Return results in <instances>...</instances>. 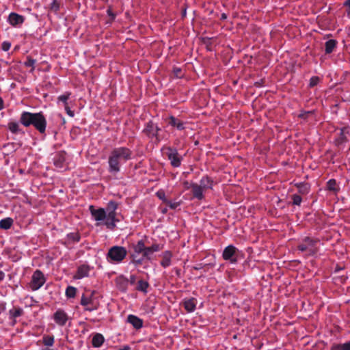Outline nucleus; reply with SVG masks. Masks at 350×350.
<instances>
[{"label": "nucleus", "mask_w": 350, "mask_h": 350, "mask_svg": "<svg viewBox=\"0 0 350 350\" xmlns=\"http://www.w3.org/2000/svg\"><path fill=\"white\" fill-rule=\"evenodd\" d=\"M117 208V203L110 201L106 209L103 208L96 209L93 206H90L89 209L93 219L96 221V226L103 224L107 228L113 230L116 226V222L119 221L116 218Z\"/></svg>", "instance_id": "obj_1"}, {"label": "nucleus", "mask_w": 350, "mask_h": 350, "mask_svg": "<svg viewBox=\"0 0 350 350\" xmlns=\"http://www.w3.org/2000/svg\"><path fill=\"white\" fill-rule=\"evenodd\" d=\"M131 154L130 149L126 147L113 149L108 158L109 172L114 175L120 172L121 165L131 159Z\"/></svg>", "instance_id": "obj_2"}, {"label": "nucleus", "mask_w": 350, "mask_h": 350, "mask_svg": "<svg viewBox=\"0 0 350 350\" xmlns=\"http://www.w3.org/2000/svg\"><path fill=\"white\" fill-rule=\"evenodd\" d=\"M21 122L25 126L33 125L40 133L45 131L46 121L45 118L40 113H32L23 112L21 114Z\"/></svg>", "instance_id": "obj_3"}, {"label": "nucleus", "mask_w": 350, "mask_h": 350, "mask_svg": "<svg viewBox=\"0 0 350 350\" xmlns=\"http://www.w3.org/2000/svg\"><path fill=\"white\" fill-rule=\"evenodd\" d=\"M127 251L122 246L111 247L107 254V260L111 263H120L126 256Z\"/></svg>", "instance_id": "obj_4"}, {"label": "nucleus", "mask_w": 350, "mask_h": 350, "mask_svg": "<svg viewBox=\"0 0 350 350\" xmlns=\"http://www.w3.org/2000/svg\"><path fill=\"white\" fill-rule=\"evenodd\" d=\"M318 241H314L309 237L304 239L303 242L298 246V249L307 254L312 255L317 252V244Z\"/></svg>", "instance_id": "obj_5"}, {"label": "nucleus", "mask_w": 350, "mask_h": 350, "mask_svg": "<svg viewBox=\"0 0 350 350\" xmlns=\"http://www.w3.org/2000/svg\"><path fill=\"white\" fill-rule=\"evenodd\" d=\"M45 281L44 274L40 270H36L32 275L29 286L32 291H37L43 286Z\"/></svg>", "instance_id": "obj_6"}, {"label": "nucleus", "mask_w": 350, "mask_h": 350, "mask_svg": "<svg viewBox=\"0 0 350 350\" xmlns=\"http://www.w3.org/2000/svg\"><path fill=\"white\" fill-rule=\"evenodd\" d=\"M146 246L144 242L142 240H140L137 242L136 245L133 246V253L131 254V257L133 258V263L136 265H141L143 262V259L139 258V255L142 253L145 250Z\"/></svg>", "instance_id": "obj_7"}, {"label": "nucleus", "mask_w": 350, "mask_h": 350, "mask_svg": "<svg viewBox=\"0 0 350 350\" xmlns=\"http://www.w3.org/2000/svg\"><path fill=\"white\" fill-rule=\"evenodd\" d=\"M238 250L232 245L227 246L223 252V258L225 260H228L231 263H236L237 262Z\"/></svg>", "instance_id": "obj_8"}, {"label": "nucleus", "mask_w": 350, "mask_h": 350, "mask_svg": "<svg viewBox=\"0 0 350 350\" xmlns=\"http://www.w3.org/2000/svg\"><path fill=\"white\" fill-rule=\"evenodd\" d=\"M8 23L14 27H20L25 21V17L16 12H11L8 17Z\"/></svg>", "instance_id": "obj_9"}, {"label": "nucleus", "mask_w": 350, "mask_h": 350, "mask_svg": "<svg viewBox=\"0 0 350 350\" xmlns=\"http://www.w3.org/2000/svg\"><path fill=\"white\" fill-rule=\"evenodd\" d=\"M167 155L172 166L177 167L180 165L181 157L178 155L176 150L167 148Z\"/></svg>", "instance_id": "obj_10"}, {"label": "nucleus", "mask_w": 350, "mask_h": 350, "mask_svg": "<svg viewBox=\"0 0 350 350\" xmlns=\"http://www.w3.org/2000/svg\"><path fill=\"white\" fill-rule=\"evenodd\" d=\"M81 304L84 306L85 310L88 311H94L98 308V304L94 303L92 296L87 297L83 295L81 299Z\"/></svg>", "instance_id": "obj_11"}, {"label": "nucleus", "mask_w": 350, "mask_h": 350, "mask_svg": "<svg viewBox=\"0 0 350 350\" xmlns=\"http://www.w3.org/2000/svg\"><path fill=\"white\" fill-rule=\"evenodd\" d=\"M53 319L57 325L64 326L68 320V317L64 310L59 309L54 313Z\"/></svg>", "instance_id": "obj_12"}, {"label": "nucleus", "mask_w": 350, "mask_h": 350, "mask_svg": "<svg viewBox=\"0 0 350 350\" xmlns=\"http://www.w3.org/2000/svg\"><path fill=\"white\" fill-rule=\"evenodd\" d=\"M90 271V267L88 265H83L78 268L74 278L79 280L85 277H88L89 275Z\"/></svg>", "instance_id": "obj_13"}, {"label": "nucleus", "mask_w": 350, "mask_h": 350, "mask_svg": "<svg viewBox=\"0 0 350 350\" xmlns=\"http://www.w3.org/2000/svg\"><path fill=\"white\" fill-rule=\"evenodd\" d=\"M183 304L188 312H192L196 310L197 301L194 298L186 299L183 301Z\"/></svg>", "instance_id": "obj_14"}, {"label": "nucleus", "mask_w": 350, "mask_h": 350, "mask_svg": "<svg viewBox=\"0 0 350 350\" xmlns=\"http://www.w3.org/2000/svg\"><path fill=\"white\" fill-rule=\"evenodd\" d=\"M127 321L131 323L135 329H140L143 326L142 320L133 314H129L128 316Z\"/></svg>", "instance_id": "obj_15"}, {"label": "nucleus", "mask_w": 350, "mask_h": 350, "mask_svg": "<svg viewBox=\"0 0 350 350\" xmlns=\"http://www.w3.org/2000/svg\"><path fill=\"white\" fill-rule=\"evenodd\" d=\"M144 131L149 137H154L157 135L159 129L157 125L150 122L147 124Z\"/></svg>", "instance_id": "obj_16"}, {"label": "nucleus", "mask_w": 350, "mask_h": 350, "mask_svg": "<svg viewBox=\"0 0 350 350\" xmlns=\"http://www.w3.org/2000/svg\"><path fill=\"white\" fill-rule=\"evenodd\" d=\"M162 260L161 262V265L163 267H167L171 265V258L172 257V254L170 251L164 252L162 255Z\"/></svg>", "instance_id": "obj_17"}, {"label": "nucleus", "mask_w": 350, "mask_h": 350, "mask_svg": "<svg viewBox=\"0 0 350 350\" xmlns=\"http://www.w3.org/2000/svg\"><path fill=\"white\" fill-rule=\"evenodd\" d=\"M192 192L193 196L198 199V200H202L204 198V191H205L202 188L198 186L197 184H193L191 185Z\"/></svg>", "instance_id": "obj_18"}, {"label": "nucleus", "mask_w": 350, "mask_h": 350, "mask_svg": "<svg viewBox=\"0 0 350 350\" xmlns=\"http://www.w3.org/2000/svg\"><path fill=\"white\" fill-rule=\"evenodd\" d=\"M212 181L206 176L203 177L200 180V185H198L199 187L204 190L212 188Z\"/></svg>", "instance_id": "obj_19"}, {"label": "nucleus", "mask_w": 350, "mask_h": 350, "mask_svg": "<svg viewBox=\"0 0 350 350\" xmlns=\"http://www.w3.org/2000/svg\"><path fill=\"white\" fill-rule=\"evenodd\" d=\"M13 224V219L10 217L3 219L0 221V228L8 230L11 228Z\"/></svg>", "instance_id": "obj_20"}, {"label": "nucleus", "mask_w": 350, "mask_h": 350, "mask_svg": "<svg viewBox=\"0 0 350 350\" xmlns=\"http://www.w3.org/2000/svg\"><path fill=\"white\" fill-rule=\"evenodd\" d=\"M104 342V337L100 334H96L92 338V345L94 347H100Z\"/></svg>", "instance_id": "obj_21"}, {"label": "nucleus", "mask_w": 350, "mask_h": 350, "mask_svg": "<svg viewBox=\"0 0 350 350\" xmlns=\"http://www.w3.org/2000/svg\"><path fill=\"white\" fill-rule=\"evenodd\" d=\"M330 350H350V341L343 344H334Z\"/></svg>", "instance_id": "obj_22"}, {"label": "nucleus", "mask_w": 350, "mask_h": 350, "mask_svg": "<svg viewBox=\"0 0 350 350\" xmlns=\"http://www.w3.org/2000/svg\"><path fill=\"white\" fill-rule=\"evenodd\" d=\"M169 124L172 126L176 127L179 130L184 129L183 122L172 116L170 118Z\"/></svg>", "instance_id": "obj_23"}, {"label": "nucleus", "mask_w": 350, "mask_h": 350, "mask_svg": "<svg viewBox=\"0 0 350 350\" xmlns=\"http://www.w3.org/2000/svg\"><path fill=\"white\" fill-rule=\"evenodd\" d=\"M297 186L299 192L301 194H307L310 191V185L308 183H300Z\"/></svg>", "instance_id": "obj_24"}, {"label": "nucleus", "mask_w": 350, "mask_h": 350, "mask_svg": "<svg viewBox=\"0 0 350 350\" xmlns=\"http://www.w3.org/2000/svg\"><path fill=\"white\" fill-rule=\"evenodd\" d=\"M9 314L11 319H15L22 315L23 309L21 308H14L10 310Z\"/></svg>", "instance_id": "obj_25"}, {"label": "nucleus", "mask_w": 350, "mask_h": 350, "mask_svg": "<svg viewBox=\"0 0 350 350\" xmlns=\"http://www.w3.org/2000/svg\"><path fill=\"white\" fill-rule=\"evenodd\" d=\"M336 41L334 40H329L325 42V52L326 53H332L336 47Z\"/></svg>", "instance_id": "obj_26"}, {"label": "nucleus", "mask_w": 350, "mask_h": 350, "mask_svg": "<svg viewBox=\"0 0 350 350\" xmlns=\"http://www.w3.org/2000/svg\"><path fill=\"white\" fill-rule=\"evenodd\" d=\"M327 188L329 191H331L334 193H336L338 190L336 182L334 179H331L327 183Z\"/></svg>", "instance_id": "obj_27"}, {"label": "nucleus", "mask_w": 350, "mask_h": 350, "mask_svg": "<svg viewBox=\"0 0 350 350\" xmlns=\"http://www.w3.org/2000/svg\"><path fill=\"white\" fill-rule=\"evenodd\" d=\"M43 344L48 347H51L54 344V337L51 336H44L42 339Z\"/></svg>", "instance_id": "obj_28"}, {"label": "nucleus", "mask_w": 350, "mask_h": 350, "mask_svg": "<svg viewBox=\"0 0 350 350\" xmlns=\"http://www.w3.org/2000/svg\"><path fill=\"white\" fill-rule=\"evenodd\" d=\"M8 128L10 131L13 133H17L19 132V124L16 122H12L8 124Z\"/></svg>", "instance_id": "obj_29"}, {"label": "nucleus", "mask_w": 350, "mask_h": 350, "mask_svg": "<svg viewBox=\"0 0 350 350\" xmlns=\"http://www.w3.org/2000/svg\"><path fill=\"white\" fill-rule=\"evenodd\" d=\"M148 287V283L144 280H139L137 284V290L143 292H146Z\"/></svg>", "instance_id": "obj_30"}, {"label": "nucleus", "mask_w": 350, "mask_h": 350, "mask_svg": "<svg viewBox=\"0 0 350 350\" xmlns=\"http://www.w3.org/2000/svg\"><path fill=\"white\" fill-rule=\"evenodd\" d=\"M153 254L154 252L151 251L149 247H146L143 254V257L142 258L143 259V260L144 259L151 260Z\"/></svg>", "instance_id": "obj_31"}, {"label": "nucleus", "mask_w": 350, "mask_h": 350, "mask_svg": "<svg viewBox=\"0 0 350 350\" xmlns=\"http://www.w3.org/2000/svg\"><path fill=\"white\" fill-rule=\"evenodd\" d=\"M35 64H36V60L31 57H27V60L24 63V64L26 67L31 68V72L33 71V70H34Z\"/></svg>", "instance_id": "obj_32"}, {"label": "nucleus", "mask_w": 350, "mask_h": 350, "mask_svg": "<svg viewBox=\"0 0 350 350\" xmlns=\"http://www.w3.org/2000/svg\"><path fill=\"white\" fill-rule=\"evenodd\" d=\"M77 289L73 286H68L66 290V295L68 297H74L76 295Z\"/></svg>", "instance_id": "obj_33"}, {"label": "nucleus", "mask_w": 350, "mask_h": 350, "mask_svg": "<svg viewBox=\"0 0 350 350\" xmlns=\"http://www.w3.org/2000/svg\"><path fill=\"white\" fill-rule=\"evenodd\" d=\"M70 95V94L68 92H67L64 94L60 95L57 98L58 101L62 102L64 106L68 105L67 100L69 98Z\"/></svg>", "instance_id": "obj_34"}, {"label": "nucleus", "mask_w": 350, "mask_h": 350, "mask_svg": "<svg viewBox=\"0 0 350 350\" xmlns=\"http://www.w3.org/2000/svg\"><path fill=\"white\" fill-rule=\"evenodd\" d=\"M157 196L161 199V200H163L165 203H167V200L165 197V192L163 191V190H159L157 192Z\"/></svg>", "instance_id": "obj_35"}, {"label": "nucleus", "mask_w": 350, "mask_h": 350, "mask_svg": "<svg viewBox=\"0 0 350 350\" xmlns=\"http://www.w3.org/2000/svg\"><path fill=\"white\" fill-rule=\"evenodd\" d=\"M293 203L295 205H300L301 202V198L299 195H293Z\"/></svg>", "instance_id": "obj_36"}, {"label": "nucleus", "mask_w": 350, "mask_h": 350, "mask_svg": "<svg viewBox=\"0 0 350 350\" xmlns=\"http://www.w3.org/2000/svg\"><path fill=\"white\" fill-rule=\"evenodd\" d=\"M319 81V78L318 77H313L310 80V85L311 87L316 85Z\"/></svg>", "instance_id": "obj_37"}, {"label": "nucleus", "mask_w": 350, "mask_h": 350, "mask_svg": "<svg viewBox=\"0 0 350 350\" xmlns=\"http://www.w3.org/2000/svg\"><path fill=\"white\" fill-rule=\"evenodd\" d=\"M152 252L154 253L158 252L162 249V247L159 244H153L152 246L149 247Z\"/></svg>", "instance_id": "obj_38"}, {"label": "nucleus", "mask_w": 350, "mask_h": 350, "mask_svg": "<svg viewBox=\"0 0 350 350\" xmlns=\"http://www.w3.org/2000/svg\"><path fill=\"white\" fill-rule=\"evenodd\" d=\"M11 47V44L9 42H3L1 45V49L4 51H8Z\"/></svg>", "instance_id": "obj_39"}, {"label": "nucleus", "mask_w": 350, "mask_h": 350, "mask_svg": "<svg viewBox=\"0 0 350 350\" xmlns=\"http://www.w3.org/2000/svg\"><path fill=\"white\" fill-rule=\"evenodd\" d=\"M50 9L51 10H53L55 12H56L57 10H58L59 9V5L57 4V1L56 0H53V1L51 3V7H50Z\"/></svg>", "instance_id": "obj_40"}, {"label": "nucleus", "mask_w": 350, "mask_h": 350, "mask_svg": "<svg viewBox=\"0 0 350 350\" xmlns=\"http://www.w3.org/2000/svg\"><path fill=\"white\" fill-rule=\"evenodd\" d=\"M64 108H65V110L67 113V114L70 116V117H73L74 116V112L70 109V107L68 106V105H65L64 106Z\"/></svg>", "instance_id": "obj_41"}, {"label": "nucleus", "mask_w": 350, "mask_h": 350, "mask_svg": "<svg viewBox=\"0 0 350 350\" xmlns=\"http://www.w3.org/2000/svg\"><path fill=\"white\" fill-rule=\"evenodd\" d=\"M171 208H176L178 206V204L176 203V202H172L170 201H167V202L166 203Z\"/></svg>", "instance_id": "obj_42"}, {"label": "nucleus", "mask_w": 350, "mask_h": 350, "mask_svg": "<svg viewBox=\"0 0 350 350\" xmlns=\"http://www.w3.org/2000/svg\"><path fill=\"white\" fill-rule=\"evenodd\" d=\"M117 281H118V282H122L124 284H127V280L124 278H123V277L118 278Z\"/></svg>", "instance_id": "obj_43"}, {"label": "nucleus", "mask_w": 350, "mask_h": 350, "mask_svg": "<svg viewBox=\"0 0 350 350\" xmlns=\"http://www.w3.org/2000/svg\"><path fill=\"white\" fill-rule=\"evenodd\" d=\"M174 72L177 77H181V70L180 69H176L174 70Z\"/></svg>", "instance_id": "obj_44"}, {"label": "nucleus", "mask_w": 350, "mask_h": 350, "mask_svg": "<svg viewBox=\"0 0 350 350\" xmlns=\"http://www.w3.org/2000/svg\"><path fill=\"white\" fill-rule=\"evenodd\" d=\"M5 305H0V314L1 312H3V311H5Z\"/></svg>", "instance_id": "obj_45"}, {"label": "nucleus", "mask_w": 350, "mask_h": 350, "mask_svg": "<svg viewBox=\"0 0 350 350\" xmlns=\"http://www.w3.org/2000/svg\"><path fill=\"white\" fill-rule=\"evenodd\" d=\"M5 277V274L3 271H0V281L3 280Z\"/></svg>", "instance_id": "obj_46"}, {"label": "nucleus", "mask_w": 350, "mask_h": 350, "mask_svg": "<svg viewBox=\"0 0 350 350\" xmlns=\"http://www.w3.org/2000/svg\"><path fill=\"white\" fill-rule=\"evenodd\" d=\"M119 350H131V348L129 346L125 345L122 349H120Z\"/></svg>", "instance_id": "obj_47"}, {"label": "nucleus", "mask_w": 350, "mask_h": 350, "mask_svg": "<svg viewBox=\"0 0 350 350\" xmlns=\"http://www.w3.org/2000/svg\"><path fill=\"white\" fill-rule=\"evenodd\" d=\"M107 13H108L109 16H111L112 19H113V18H114L115 16L111 13V10H109H109H107Z\"/></svg>", "instance_id": "obj_48"}, {"label": "nucleus", "mask_w": 350, "mask_h": 350, "mask_svg": "<svg viewBox=\"0 0 350 350\" xmlns=\"http://www.w3.org/2000/svg\"><path fill=\"white\" fill-rule=\"evenodd\" d=\"M3 108V102L2 98L0 97V110Z\"/></svg>", "instance_id": "obj_49"}, {"label": "nucleus", "mask_w": 350, "mask_h": 350, "mask_svg": "<svg viewBox=\"0 0 350 350\" xmlns=\"http://www.w3.org/2000/svg\"><path fill=\"white\" fill-rule=\"evenodd\" d=\"M135 276H133V275L131 276V280L132 283L135 282Z\"/></svg>", "instance_id": "obj_50"}, {"label": "nucleus", "mask_w": 350, "mask_h": 350, "mask_svg": "<svg viewBox=\"0 0 350 350\" xmlns=\"http://www.w3.org/2000/svg\"><path fill=\"white\" fill-rule=\"evenodd\" d=\"M221 18H222V19H226V14H221Z\"/></svg>", "instance_id": "obj_51"}, {"label": "nucleus", "mask_w": 350, "mask_h": 350, "mask_svg": "<svg viewBox=\"0 0 350 350\" xmlns=\"http://www.w3.org/2000/svg\"><path fill=\"white\" fill-rule=\"evenodd\" d=\"M42 350H54V349H49V348H45V349H42Z\"/></svg>", "instance_id": "obj_52"}]
</instances>
